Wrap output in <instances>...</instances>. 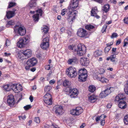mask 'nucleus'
Segmentation results:
<instances>
[{"label": "nucleus", "mask_w": 128, "mask_h": 128, "mask_svg": "<svg viewBox=\"0 0 128 128\" xmlns=\"http://www.w3.org/2000/svg\"><path fill=\"white\" fill-rule=\"evenodd\" d=\"M15 14V13L12 12L11 11H10L6 12V16L9 19L14 16Z\"/></svg>", "instance_id": "19"}, {"label": "nucleus", "mask_w": 128, "mask_h": 128, "mask_svg": "<svg viewBox=\"0 0 128 128\" xmlns=\"http://www.w3.org/2000/svg\"><path fill=\"white\" fill-rule=\"evenodd\" d=\"M80 61V64L82 66H88L90 62L88 58L84 57L81 58Z\"/></svg>", "instance_id": "12"}, {"label": "nucleus", "mask_w": 128, "mask_h": 128, "mask_svg": "<svg viewBox=\"0 0 128 128\" xmlns=\"http://www.w3.org/2000/svg\"><path fill=\"white\" fill-rule=\"evenodd\" d=\"M42 10L41 9H39L36 10V12L37 13H40V15L42 16Z\"/></svg>", "instance_id": "52"}, {"label": "nucleus", "mask_w": 128, "mask_h": 128, "mask_svg": "<svg viewBox=\"0 0 128 128\" xmlns=\"http://www.w3.org/2000/svg\"><path fill=\"white\" fill-rule=\"evenodd\" d=\"M18 117L19 118L20 120V118H21L23 120H24L26 118V116H18Z\"/></svg>", "instance_id": "59"}, {"label": "nucleus", "mask_w": 128, "mask_h": 128, "mask_svg": "<svg viewBox=\"0 0 128 128\" xmlns=\"http://www.w3.org/2000/svg\"><path fill=\"white\" fill-rule=\"evenodd\" d=\"M55 82V81L54 80H52L50 82V83L51 84H53Z\"/></svg>", "instance_id": "58"}, {"label": "nucleus", "mask_w": 128, "mask_h": 128, "mask_svg": "<svg viewBox=\"0 0 128 128\" xmlns=\"http://www.w3.org/2000/svg\"><path fill=\"white\" fill-rule=\"evenodd\" d=\"M124 90L125 93L128 95V86H125Z\"/></svg>", "instance_id": "44"}, {"label": "nucleus", "mask_w": 128, "mask_h": 128, "mask_svg": "<svg viewBox=\"0 0 128 128\" xmlns=\"http://www.w3.org/2000/svg\"><path fill=\"white\" fill-rule=\"evenodd\" d=\"M87 77V74L79 75L78 78L79 81L83 82L86 81Z\"/></svg>", "instance_id": "18"}, {"label": "nucleus", "mask_w": 128, "mask_h": 128, "mask_svg": "<svg viewBox=\"0 0 128 128\" xmlns=\"http://www.w3.org/2000/svg\"><path fill=\"white\" fill-rule=\"evenodd\" d=\"M37 63V60L35 58L28 60L26 62L25 68L26 70H29L30 68L34 66Z\"/></svg>", "instance_id": "5"}, {"label": "nucleus", "mask_w": 128, "mask_h": 128, "mask_svg": "<svg viewBox=\"0 0 128 128\" xmlns=\"http://www.w3.org/2000/svg\"><path fill=\"white\" fill-rule=\"evenodd\" d=\"M66 74L68 76L71 78L74 77L77 74V72L76 68L72 66H70L67 69Z\"/></svg>", "instance_id": "4"}, {"label": "nucleus", "mask_w": 128, "mask_h": 128, "mask_svg": "<svg viewBox=\"0 0 128 128\" xmlns=\"http://www.w3.org/2000/svg\"><path fill=\"white\" fill-rule=\"evenodd\" d=\"M17 84H14L10 86L11 88L13 91H17V88H16L17 87Z\"/></svg>", "instance_id": "31"}, {"label": "nucleus", "mask_w": 128, "mask_h": 128, "mask_svg": "<svg viewBox=\"0 0 128 128\" xmlns=\"http://www.w3.org/2000/svg\"><path fill=\"white\" fill-rule=\"evenodd\" d=\"M107 26L106 25H104L103 26L102 30V33H104V32H106V30Z\"/></svg>", "instance_id": "46"}, {"label": "nucleus", "mask_w": 128, "mask_h": 128, "mask_svg": "<svg viewBox=\"0 0 128 128\" xmlns=\"http://www.w3.org/2000/svg\"><path fill=\"white\" fill-rule=\"evenodd\" d=\"M77 34L80 37L82 38L86 36L87 33L86 31L83 28H80L78 30L77 33Z\"/></svg>", "instance_id": "11"}, {"label": "nucleus", "mask_w": 128, "mask_h": 128, "mask_svg": "<svg viewBox=\"0 0 128 128\" xmlns=\"http://www.w3.org/2000/svg\"><path fill=\"white\" fill-rule=\"evenodd\" d=\"M78 0H71L70 6L73 9H75L78 6Z\"/></svg>", "instance_id": "13"}, {"label": "nucleus", "mask_w": 128, "mask_h": 128, "mask_svg": "<svg viewBox=\"0 0 128 128\" xmlns=\"http://www.w3.org/2000/svg\"><path fill=\"white\" fill-rule=\"evenodd\" d=\"M17 88V91H18L16 92H18L21 91H22V88L20 84L19 85L18 84H17V87L16 88Z\"/></svg>", "instance_id": "34"}, {"label": "nucleus", "mask_w": 128, "mask_h": 128, "mask_svg": "<svg viewBox=\"0 0 128 128\" xmlns=\"http://www.w3.org/2000/svg\"><path fill=\"white\" fill-rule=\"evenodd\" d=\"M87 74L86 70L85 68H82L79 70L78 75H83Z\"/></svg>", "instance_id": "21"}, {"label": "nucleus", "mask_w": 128, "mask_h": 128, "mask_svg": "<svg viewBox=\"0 0 128 128\" xmlns=\"http://www.w3.org/2000/svg\"><path fill=\"white\" fill-rule=\"evenodd\" d=\"M85 28L86 29L90 30L94 28V27L91 24H89L86 25L85 26Z\"/></svg>", "instance_id": "29"}, {"label": "nucleus", "mask_w": 128, "mask_h": 128, "mask_svg": "<svg viewBox=\"0 0 128 128\" xmlns=\"http://www.w3.org/2000/svg\"><path fill=\"white\" fill-rule=\"evenodd\" d=\"M76 109L77 111V113L79 115L83 112V110L82 108L80 107H77L76 108Z\"/></svg>", "instance_id": "28"}, {"label": "nucleus", "mask_w": 128, "mask_h": 128, "mask_svg": "<svg viewBox=\"0 0 128 128\" xmlns=\"http://www.w3.org/2000/svg\"><path fill=\"white\" fill-rule=\"evenodd\" d=\"M111 47L110 46H107L104 49V51L106 53H107L110 50Z\"/></svg>", "instance_id": "40"}, {"label": "nucleus", "mask_w": 128, "mask_h": 128, "mask_svg": "<svg viewBox=\"0 0 128 128\" xmlns=\"http://www.w3.org/2000/svg\"><path fill=\"white\" fill-rule=\"evenodd\" d=\"M52 87L51 86H47L45 87L44 88V91L45 92H48L50 90L52 89Z\"/></svg>", "instance_id": "35"}, {"label": "nucleus", "mask_w": 128, "mask_h": 128, "mask_svg": "<svg viewBox=\"0 0 128 128\" xmlns=\"http://www.w3.org/2000/svg\"><path fill=\"white\" fill-rule=\"evenodd\" d=\"M16 4L14 2H10V3L9 5L8 6V8H12Z\"/></svg>", "instance_id": "41"}, {"label": "nucleus", "mask_w": 128, "mask_h": 128, "mask_svg": "<svg viewBox=\"0 0 128 128\" xmlns=\"http://www.w3.org/2000/svg\"><path fill=\"white\" fill-rule=\"evenodd\" d=\"M63 84L64 86L67 87L69 88H70V86L71 84V83L68 80H65L63 82Z\"/></svg>", "instance_id": "20"}, {"label": "nucleus", "mask_w": 128, "mask_h": 128, "mask_svg": "<svg viewBox=\"0 0 128 128\" xmlns=\"http://www.w3.org/2000/svg\"><path fill=\"white\" fill-rule=\"evenodd\" d=\"M51 128H57V126L52 124V125L51 126Z\"/></svg>", "instance_id": "64"}, {"label": "nucleus", "mask_w": 128, "mask_h": 128, "mask_svg": "<svg viewBox=\"0 0 128 128\" xmlns=\"http://www.w3.org/2000/svg\"><path fill=\"white\" fill-rule=\"evenodd\" d=\"M121 43V40H118L116 43V45H119Z\"/></svg>", "instance_id": "60"}, {"label": "nucleus", "mask_w": 128, "mask_h": 128, "mask_svg": "<svg viewBox=\"0 0 128 128\" xmlns=\"http://www.w3.org/2000/svg\"><path fill=\"white\" fill-rule=\"evenodd\" d=\"M119 96H116L115 98V100L116 101H118L120 100V98L119 97Z\"/></svg>", "instance_id": "55"}, {"label": "nucleus", "mask_w": 128, "mask_h": 128, "mask_svg": "<svg viewBox=\"0 0 128 128\" xmlns=\"http://www.w3.org/2000/svg\"><path fill=\"white\" fill-rule=\"evenodd\" d=\"M118 36V34L116 33H113L111 36L112 38H116Z\"/></svg>", "instance_id": "49"}, {"label": "nucleus", "mask_w": 128, "mask_h": 128, "mask_svg": "<svg viewBox=\"0 0 128 128\" xmlns=\"http://www.w3.org/2000/svg\"><path fill=\"white\" fill-rule=\"evenodd\" d=\"M44 100L45 103L48 105H50L52 104V99H50V100Z\"/></svg>", "instance_id": "33"}, {"label": "nucleus", "mask_w": 128, "mask_h": 128, "mask_svg": "<svg viewBox=\"0 0 128 128\" xmlns=\"http://www.w3.org/2000/svg\"><path fill=\"white\" fill-rule=\"evenodd\" d=\"M14 32L17 33L21 36L24 35L26 33V30L24 26H21L16 25L14 27Z\"/></svg>", "instance_id": "2"}, {"label": "nucleus", "mask_w": 128, "mask_h": 128, "mask_svg": "<svg viewBox=\"0 0 128 128\" xmlns=\"http://www.w3.org/2000/svg\"><path fill=\"white\" fill-rule=\"evenodd\" d=\"M78 60L76 57H74L72 59H69L68 61V63L69 64L73 63H76L78 62Z\"/></svg>", "instance_id": "17"}, {"label": "nucleus", "mask_w": 128, "mask_h": 128, "mask_svg": "<svg viewBox=\"0 0 128 128\" xmlns=\"http://www.w3.org/2000/svg\"><path fill=\"white\" fill-rule=\"evenodd\" d=\"M105 78L104 77H102L100 80L102 83H104V80H105Z\"/></svg>", "instance_id": "54"}, {"label": "nucleus", "mask_w": 128, "mask_h": 128, "mask_svg": "<svg viewBox=\"0 0 128 128\" xmlns=\"http://www.w3.org/2000/svg\"><path fill=\"white\" fill-rule=\"evenodd\" d=\"M24 108L26 110H28L31 108V106L30 105H28L24 107Z\"/></svg>", "instance_id": "43"}, {"label": "nucleus", "mask_w": 128, "mask_h": 128, "mask_svg": "<svg viewBox=\"0 0 128 128\" xmlns=\"http://www.w3.org/2000/svg\"><path fill=\"white\" fill-rule=\"evenodd\" d=\"M22 52H20L18 54V57L21 60L27 59L30 57L32 54V51L29 49L26 50Z\"/></svg>", "instance_id": "1"}, {"label": "nucleus", "mask_w": 128, "mask_h": 128, "mask_svg": "<svg viewBox=\"0 0 128 128\" xmlns=\"http://www.w3.org/2000/svg\"><path fill=\"white\" fill-rule=\"evenodd\" d=\"M124 21L125 23L128 24V18H124Z\"/></svg>", "instance_id": "53"}, {"label": "nucleus", "mask_w": 128, "mask_h": 128, "mask_svg": "<svg viewBox=\"0 0 128 128\" xmlns=\"http://www.w3.org/2000/svg\"><path fill=\"white\" fill-rule=\"evenodd\" d=\"M69 95L70 96L71 98H75L78 96V92L76 89L70 88H69Z\"/></svg>", "instance_id": "9"}, {"label": "nucleus", "mask_w": 128, "mask_h": 128, "mask_svg": "<svg viewBox=\"0 0 128 128\" xmlns=\"http://www.w3.org/2000/svg\"><path fill=\"white\" fill-rule=\"evenodd\" d=\"M29 42V40L28 37L27 38L24 37L19 39V40L17 43V45L18 47L21 48L24 47L25 45L28 43Z\"/></svg>", "instance_id": "6"}, {"label": "nucleus", "mask_w": 128, "mask_h": 128, "mask_svg": "<svg viewBox=\"0 0 128 128\" xmlns=\"http://www.w3.org/2000/svg\"><path fill=\"white\" fill-rule=\"evenodd\" d=\"M123 94H119L118 95V96H119V98H120V100H124V99L125 98L124 97V98L123 97Z\"/></svg>", "instance_id": "48"}, {"label": "nucleus", "mask_w": 128, "mask_h": 128, "mask_svg": "<svg viewBox=\"0 0 128 128\" xmlns=\"http://www.w3.org/2000/svg\"><path fill=\"white\" fill-rule=\"evenodd\" d=\"M29 99L30 100V102H32L33 100V97L32 96H30L29 97Z\"/></svg>", "instance_id": "62"}, {"label": "nucleus", "mask_w": 128, "mask_h": 128, "mask_svg": "<svg viewBox=\"0 0 128 128\" xmlns=\"http://www.w3.org/2000/svg\"><path fill=\"white\" fill-rule=\"evenodd\" d=\"M68 48L70 50H73V51L76 52V49L74 45H70L68 46Z\"/></svg>", "instance_id": "36"}, {"label": "nucleus", "mask_w": 128, "mask_h": 128, "mask_svg": "<svg viewBox=\"0 0 128 128\" xmlns=\"http://www.w3.org/2000/svg\"><path fill=\"white\" fill-rule=\"evenodd\" d=\"M114 90V88L113 87L107 88L104 91L100 94V96L102 98H104L110 94L111 92H113Z\"/></svg>", "instance_id": "7"}, {"label": "nucleus", "mask_w": 128, "mask_h": 128, "mask_svg": "<svg viewBox=\"0 0 128 128\" xmlns=\"http://www.w3.org/2000/svg\"><path fill=\"white\" fill-rule=\"evenodd\" d=\"M96 122H98L99 120H102V118L100 117V116H98L97 117L96 119Z\"/></svg>", "instance_id": "50"}, {"label": "nucleus", "mask_w": 128, "mask_h": 128, "mask_svg": "<svg viewBox=\"0 0 128 128\" xmlns=\"http://www.w3.org/2000/svg\"><path fill=\"white\" fill-rule=\"evenodd\" d=\"M94 54L96 56H98L102 54V52L100 50H97L95 52Z\"/></svg>", "instance_id": "37"}, {"label": "nucleus", "mask_w": 128, "mask_h": 128, "mask_svg": "<svg viewBox=\"0 0 128 128\" xmlns=\"http://www.w3.org/2000/svg\"><path fill=\"white\" fill-rule=\"evenodd\" d=\"M96 87L93 85H91L88 87L89 91L92 92H94L96 90Z\"/></svg>", "instance_id": "27"}, {"label": "nucleus", "mask_w": 128, "mask_h": 128, "mask_svg": "<svg viewBox=\"0 0 128 128\" xmlns=\"http://www.w3.org/2000/svg\"><path fill=\"white\" fill-rule=\"evenodd\" d=\"M98 11L97 8L96 7L93 8L91 11V15L93 16H95L97 18H99L100 17L97 14Z\"/></svg>", "instance_id": "14"}, {"label": "nucleus", "mask_w": 128, "mask_h": 128, "mask_svg": "<svg viewBox=\"0 0 128 128\" xmlns=\"http://www.w3.org/2000/svg\"><path fill=\"white\" fill-rule=\"evenodd\" d=\"M124 44V46H126V44H128V38H126L125 39Z\"/></svg>", "instance_id": "47"}, {"label": "nucleus", "mask_w": 128, "mask_h": 128, "mask_svg": "<svg viewBox=\"0 0 128 128\" xmlns=\"http://www.w3.org/2000/svg\"><path fill=\"white\" fill-rule=\"evenodd\" d=\"M10 85L8 84L4 85L3 87L5 90L8 91L10 90Z\"/></svg>", "instance_id": "32"}, {"label": "nucleus", "mask_w": 128, "mask_h": 128, "mask_svg": "<svg viewBox=\"0 0 128 128\" xmlns=\"http://www.w3.org/2000/svg\"><path fill=\"white\" fill-rule=\"evenodd\" d=\"M77 54L81 56L85 54L86 50V47L83 44H79L78 46Z\"/></svg>", "instance_id": "3"}, {"label": "nucleus", "mask_w": 128, "mask_h": 128, "mask_svg": "<svg viewBox=\"0 0 128 128\" xmlns=\"http://www.w3.org/2000/svg\"><path fill=\"white\" fill-rule=\"evenodd\" d=\"M110 8V6L109 4H106L104 5L103 10L105 12H108Z\"/></svg>", "instance_id": "26"}, {"label": "nucleus", "mask_w": 128, "mask_h": 128, "mask_svg": "<svg viewBox=\"0 0 128 128\" xmlns=\"http://www.w3.org/2000/svg\"><path fill=\"white\" fill-rule=\"evenodd\" d=\"M119 107L122 109H124L127 107V103L124 100L120 101L118 104Z\"/></svg>", "instance_id": "15"}, {"label": "nucleus", "mask_w": 128, "mask_h": 128, "mask_svg": "<svg viewBox=\"0 0 128 128\" xmlns=\"http://www.w3.org/2000/svg\"><path fill=\"white\" fill-rule=\"evenodd\" d=\"M51 67L50 65H46L45 66V68L47 70H50Z\"/></svg>", "instance_id": "51"}, {"label": "nucleus", "mask_w": 128, "mask_h": 128, "mask_svg": "<svg viewBox=\"0 0 128 128\" xmlns=\"http://www.w3.org/2000/svg\"><path fill=\"white\" fill-rule=\"evenodd\" d=\"M64 10H62L61 13V14L62 16L64 15L66 12V11H64Z\"/></svg>", "instance_id": "61"}, {"label": "nucleus", "mask_w": 128, "mask_h": 128, "mask_svg": "<svg viewBox=\"0 0 128 128\" xmlns=\"http://www.w3.org/2000/svg\"><path fill=\"white\" fill-rule=\"evenodd\" d=\"M117 48H112V54H114V52H115L116 51V50Z\"/></svg>", "instance_id": "57"}, {"label": "nucleus", "mask_w": 128, "mask_h": 128, "mask_svg": "<svg viewBox=\"0 0 128 128\" xmlns=\"http://www.w3.org/2000/svg\"><path fill=\"white\" fill-rule=\"evenodd\" d=\"M34 121L37 123H39L40 122V119L38 117L35 118Z\"/></svg>", "instance_id": "45"}, {"label": "nucleus", "mask_w": 128, "mask_h": 128, "mask_svg": "<svg viewBox=\"0 0 128 128\" xmlns=\"http://www.w3.org/2000/svg\"><path fill=\"white\" fill-rule=\"evenodd\" d=\"M124 123L126 124H128V115L124 117Z\"/></svg>", "instance_id": "39"}, {"label": "nucleus", "mask_w": 128, "mask_h": 128, "mask_svg": "<svg viewBox=\"0 0 128 128\" xmlns=\"http://www.w3.org/2000/svg\"><path fill=\"white\" fill-rule=\"evenodd\" d=\"M14 21L13 20H10L7 22V24L6 26H8V25L10 26L14 25Z\"/></svg>", "instance_id": "38"}, {"label": "nucleus", "mask_w": 128, "mask_h": 128, "mask_svg": "<svg viewBox=\"0 0 128 128\" xmlns=\"http://www.w3.org/2000/svg\"><path fill=\"white\" fill-rule=\"evenodd\" d=\"M10 40L8 39H7V40L5 42V44L7 46H8L10 45Z\"/></svg>", "instance_id": "42"}, {"label": "nucleus", "mask_w": 128, "mask_h": 128, "mask_svg": "<svg viewBox=\"0 0 128 128\" xmlns=\"http://www.w3.org/2000/svg\"><path fill=\"white\" fill-rule=\"evenodd\" d=\"M39 14H34L32 16V17L33 18L34 20V21L38 22L39 20Z\"/></svg>", "instance_id": "25"}, {"label": "nucleus", "mask_w": 128, "mask_h": 128, "mask_svg": "<svg viewBox=\"0 0 128 128\" xmlns=\"http://www.w3.org/2000/svg\"><path fill=\"white\" fill-rule=\"evenodd\" d=\"M7 102L9 106L10 107L13 106L15 103V102L13 95L10 94L8 96Z\"/></svg>", "instance_id": "10"}, {"label": "nucleus", "mask_w": 128, "mask_h": 128, "mask_svg": "<svg viewBox=\"0 0 128 128\" xmlns=\"http://www.w3.org/2000/svg\"><path fill=\"white\" fill-rule=\"evenodd\" d=\"M44 100H50V99H52V96L49 93H46L44 97Z\"/></svg>", "instance_id": "23"}, {"label": "nucleus", "mask_w": 128, "mask_h": 128, "mask_svg": "<svg viewBox=\"0 0 128 128\" xmlns=\"http://www.w3.org/2000/svg\"><path fill=\"white\" fill-rule=\"evenodd\" d=\"M77 111H76L75 109H73L71 110L70 111V114L74 115H79L77 113Z\"/></svg>", "instance_id": "30"}, {"label": "nucleus", "mask_w": 128, "mask_h": 128, "mask_svg": "<svg viewBox=\"0 0 128 128\" xmlns=\"http://www.w3.org/2000/svg\"><path fill=\"white\" fill-rule=\"evenodd\" d=\"M112 105L111 104H108L106 106V107L108 108H111L112 106Z\"/></svg>", "instance_id": "63"}, {"label": "nucleus", "mask_w": 128, "mask_h": 128, "mask_svg": "<svg viewBox=\"0 0 128 128\" xmlns=\"http://www.w3.org/2000/svg\"><path fill=\"white\" fill-rule=\"evenodd\" d=\"M89 101L91 102H94L96 100V98L94 96H91L88 98Z\"/></svg>", "instance_id": "24"}, {"label": "nucleus", "mask_w": 128, "mask_h": 128, "mask_svg": "<svg viewBox=\"0 0 128 128\" xmlns=\"http://www.w3.org/2000/svg\"><path fill=\"white\" fill-rule=\"evenodd\" d=\"M49 38L48 37L44 38L43 40V42L41 43V48L44 50H46L48 48L49 46Z\"/></svg>", "instance_id": "8"}, {"label": "nucleus", "mask_w": 128, "mask_h": 128, "mask_svg": "<svg viewBox=\"0 0 128 128\" xmlns=\"http://www.w3.org/2000/svg\"><path fill=\"white\" fill-rule=\"evenodd\" d=\"M73 12H70V11L68 13V16L69 18L68 19H70V17L71 18H72V16H70V15H71V14L73 13Z\"/></svg>", "instance_id": "56"}, {"label": "nucleus", "mask_w": 128, "mask_h": 128, "mask_svg": "<svg viewBox=\"0 0 128 128\" xmlns=\"http://www.w3.org/2000/svg\"><path fill=\"white\" fill-rule=\"evenodd\" d=\"M54 108L55 110L56 113L58 115L60 114L62 110V106H54Z\"/></svg>", "instance_id": "16"}, {"label": "nucleus", "mask_w": 128, "mask_h": 128, "mask_svg": "<svg viewBox=\"0 0 128 128\" xmlns=\"http://www.w3.org/2000/svg\"><path fill=\"white\" fill-rule=\"evenodd\" d=\"M49 28L47 26L44 25L42 28V32L44 34H46L48 32Z\"/></svg>", "instance_id": "22"}]
</instances>
